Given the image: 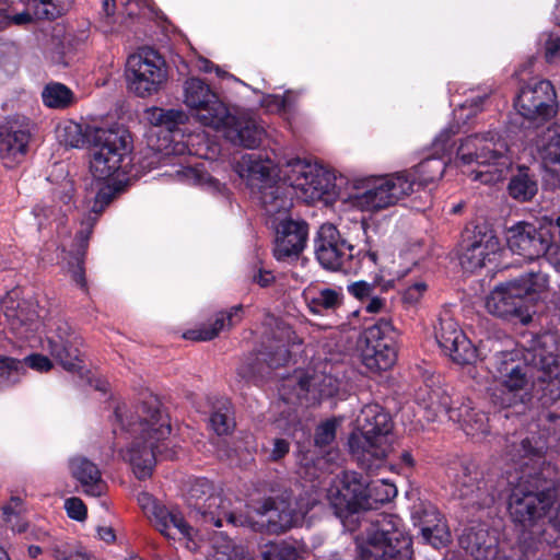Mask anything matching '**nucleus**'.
Returning <instances> with one entry per match:
<instances>
[{
    "mask_svg": "<svg viewBox=\"0 0 560 560\" xmlns=\"http://www.w3.org/2000/svg\"><path fill=\"white\" fill-rule=\"evenodd\" d=\"M523 354V363L513 365L501 381L489 389V398L498 408L526 405L532 399L529 384L540 393L542 406L560 399V336L545 331L532 336Z\"/></svg>",
    "mask_w": 560,
    "mask_h": 560,
    "instance_id": "obj_1",
    "label": "nucleus"
},
{
    "mask_svg": "<svg viewBox=\"0 0 560 560\" xmlns=\"http://www.w3.org/2000/svg\"><path fill=\"white\" fill-rule=\"evenodd\" d=\"M121 429L133 435V441L124 457L130 463L138 479L151 477L158 455L172 459L174 452H163L164 441L171 434L168 416L155 396L145 397L133 412L124 415L120 408L115 411Z\"/></svg>",
    "mask_w": 560,
    "mask_h": 560,
    "instance_id": "obj_2",
    "label": "nucleus"
},
{
    "mask_svg": "<svg viewBox=\"0 0 560 560\" xmlns=\"http://www.w3.org/2000/svg\"><path fill=\"white\" fill-rule=\"evenodd\" d=\"M512 490L509 499V513L517 530V547L526 558L534 556L544 545L546 517L558 490L550 481H541L530 476Z\"/></svg>",
    "mask_w": 560,
    "mask_h": 560,
    "instance_id": "obj_3",
    "label": "nucleus"
},
{
    "mask_svg": "<svg viewBox=\"0 0 560 560\" xmlns=\"http://www.w3.org/2000/svg\"><path fill=\"white\" fill-rule=\"evenodd\" d=\"M61 141L71 148L92 147L90 171L97 179H107L130 164V136L122 129H104L69 121L60 130Z\"/></svg>",
    "mask_w": 560,
    "mask_h": 560,
    "instance_id": "obj_4",
    "label": "nucleus"
},
{
    "mask_svg": "<svg viewBox=\"0 0 560 560\" xmlns=\"http://www.w3.org/2000/svg\"><path fill=\"white\" fill-rule=\"evenodd\" d=\"M359 430L348 441L357 463L368 471L380 468L393 451L395 436L390 416L380 405H366L358 417Z\"/></svg>",
    "mask_w": 560,
    "mask_h": 560,
    "instance_id": "obj_5",
    "label": "nucleus"
},
{
    "mask_svg": "<svg viewBox=\"0 0 560 560\" xmlns=\"http://www.w3.org/2000/svg\"><path fill=\"white\" fill-rule=\"evenodd\" d=\"M456 156L464 165L476 163L477 168L470 171L468 176L486 185L505 179L513 165L506 141L493 131L470 135L462 140Z\"/></svg>",
    "mask_w": 560,
    "mask_h": 560,
    "instance_id": "obj_6",
    "label": "nucleus"
},
{
    "mask_svg": "<svg viewBox=\"0 0 560 560\" xmlns=\"http://www.w3.org/2000/svg\"><path fill=\"white\" fill-rule=\"evenodd\" d=\"M548 283V275L541 270H532L513 280L501 282L487 296L486 308L497 317L526 325L532 322L526 300L546 291Z\"/></svg>",
    "mask_w": 560,
    "mask_h": 560,
    "instance_id": "obj_7",
    "label": "nucleus"
},
{
    "mask_svg": "<svg viewBox=\"0 0 560 560\" xmlns=\"http://www.w3.org/2000/svg\"><path fill=\"white\" fill-rule=\"evenodd\" d=\"M359 560H411L410 537L400 528L396 516L380 514L371 522L363 544L358 546Z\"/></svg>",
    "mask_w": 560,
    "mask_h": 560,
    "instance_id": "obj_8",
    "label": "nucleus"
},
{
    "mask_svg": "<svg viewBox=\"0 0 560 560\" xmlns=\"http://www.w3.org/2000/svg\"><path fill=\"white\" fill-rule=\"evenodd\" d=\"M314 248L315 257L324 269L343 273L357 272L365 258L376 264L378 257L373 250L364 254L357 250L331 223L320 225L314 240Z\"/></svg>",
    "mask_w": 560,
    "mask_h": 560,
    "instance_id": "obj_9",
    "label": "nucleus"
},
{
    "mask_svg": "<svg viewBox=\"0 0 560 560\" xmlns=\"http://www.w3.org/2000/svg\"><path fill=\"white\" fill-rule=\"evenodd\" d=\"M502 483L493 474L483 475L474 462H463L455 475L454 493L465 509H489L500 495Z\"/></svg>",
    "mask_w": 560,
    "mask_h": 560,
    "instance_id": "obj_10",
    "label": "nucleus"
},
{
    "mask_svg": "<svg viewBox=\"0 0 560 560\" xmlns=\"http://www.w3.org/2000/svg\"><path fill=\"white\" fill-rule=\"evenodd\" d=\"M186 502L190 509L202 516L205 523L215 527H222L224 522L233 526L247 523L243 515L236 514L231 509V501L218 492L214 485L206 478H198L190 483Z\"/></svg>",
    "mask_w": 560,
    "mask_h": 560,
    "instance_id": "obj_11",
    "label": "nucleus"
},
{
    "mask_svg": "<svg viewBox=\"0 0 560 560\" xmlns=\"http://www.w3.org/2000/svg\"><path fill=\"white\" fill-rule=\"evenodd\" d=\"M283 182L295 191L298 198L314 202L329 195L335 187L334 178L325 168L305 160L287 161L280 170Z\"/></svg>",
    "mask_w": 560,
    "mask_h": 560,
    "instance_id": "obj_12",
    "label": "nucleus"
},
{
    "mask_svg": "<svg viewBox=\"0 0 560 560\" xmlns=\"http://www.w3.org/2000/svg\"><path fill=\"white\" fill-rule=\"evenodd\" d=\"M506 244L513 254L527 260L545 257L556 247L553 222L520 221L506 230Z\"/></svg>",
    "mask_w": 560,
    "mask_h": 560,
    "instance_id": "obj_13",
    "label": "nucleus"
},
{
    "mask_svg": "<svg viewBox=\"0 0 560 560\" xmlns=\"http://www.w3.org/2000/svg\"><path fill=\"white\" fill-rule=\"evenodd\" d=\"M377 482L370 481L366 477L354 472H346L340 486L328 489L327 500L334 514L345 520L361 510L372 508L370 502L373 491L377 490Z\"/></svg>",
    "mask_w": 560,
    "mask_h": 560,
    "instance_id": "obj_14",
    "label": "nucleus"
},
{
    "mask_svg": "<svg viewBox=\"0 0 560 560\" xmlns=\"http://www.w3.org/2000/svg\"><path fill=\"white\" fill-rule=\"evenodd\" d=\"M256 512L266 520L253 522L244 516L247 520L244 526H248L255 532L273 535L283 534L298 526L305 514V511L299 506L298 500L291 493L265 499L256 509Z\"/></svg>",
    "mask_w": 560,
    "mask_h": 560,
    "instance_id": "obj_15",
    "label": "nucleus"
},
{
    "mask_svg": "<svg viewBox=\"0 0 560 560\" xmlns=\"http://www.w3.org/2000/svg\"><path fill=\"white\" fill-rule=\"evenodd\" d=\"M127 78L130 90L140 97L156 93L167 78L163 57L151 48L131 55L127 60Z\"/></svg>",
    "mask_w": 560,
    "mask_h": 560,
    "instance_id": "obj_16",
    "label": "nucleus"
},
{
    "mask_svg": "<svg viewBox=\"0 0 560 560\" xmlns=\"http://www.w3.org/2000/svg\"><path fill=\"white\" fill-rule=\"evenodd\" d=\"M395 330L389 320L380 319L366 328L361 346L362 364L371 373L389 370L396 361Z\"/></svg>",
    "mask_w": 560,
    "mask_h": 560,
    "instance_id": "obj_17",
    "label": "nucleus"
},
{
    "mask_svg": "<svg viewBox=\"0 0 560 560\" xmlns=\"http://www.w3.org/2000/svg\"><path fill=\"white\" fill-rule=\"evenodd\" d=\"M415 180L407 174L373 178L363 191L354 196L355 205L363 211H378L394 206L413 190Z\"/></svg>",
    "mask_w": 560,
    "mask_h": 560,
    "instance_id": "obj_18",
    "label": "nucleus"
},
{
    "mask_svg": "<svg viewBox=\"0 0 560 560\" xmlns=\"http://www.w3.org/2000/svg\"><path fill=\"white\" fill-rule=\"evenodd\" d=\"M183 102L195 112L196 118L207 127H219L226 118V106L218 94L200 78L191 77L183 83Z\"/></svg>",
    "mask_w": 560,
    "mask_h": 560,
    "instance_id": "obj_19",
    "label": "nucleus"
},
{
    "mask_svg": "<svg viewBox=\"0 0 560 560\" xmlns=\"http://www.w3.org/2000/svg\"><path fill=\"white\" fill-rule=\"evenodd\" d=\"M556 93L547 80L530 82L523 85L514 101L517 115L528 126H540L555 115L553 100Z\"/></svg>",
    "mask_w": 560,
    "mask_h": 560,
    "instance_id": "obj_20",
    "label": "nucleus"
},
{
    "mask_svg": "<svg viewBox=\"0 0 560 560\" xmlns=\"http://www.w3.org/2000/svg\"><path fill=\"white\" fill-rule=\"evenodd\" d=\"M438 346L457 364H472L478 358L477 348L466 337L450 311H442L433 324Z\"/></svg>",
    "mask_w": 560,
    "mask_h": 560,
    "instance_id": "obj_21",
    "label": "nucleus"
},
{
    "mask_svg": "<svg viewBox=\"0 0 560 560\" xmlns=\"http://www.w3.org/2000/svg\"><path fill=\"white\" fill-rule=\"evenodd\" d=\"M50 355L68 372L81 374L84 362L80 336L67 323L59 320L47 336Z\"/></svg>",
    "mask_w": 560,
    "mask_h": 560,
    "instance_id": "obj_22",
    "label": "nucleus"
},
{
    "mask_svg": "<svg viewBox=\"0 0 560 560\" xmlns=\"http://www.w3.org/2000/svg\"><path fill=\"white\" fill-rule=\"evenodd\" d=\"M32 126L24 117H10L0 125V159L5 167H14L26 155Z\"/></svg>",
    "mask_w": 560,
    "mask_h": 560,
    "instance_id": "obj_23",
    "label": "nucleus"
},
{
    "mask_svg": "<svg viewBox=\"0 0 560 560\" xmlns=\"http://www.w3.org/2000/svg\"><path fill=\"white\" fill-rule=\"evenodd\" d=\"M270 330L266 335L262 343L264 350L260 351V359L271 369H277L287 364L290 360V347L301 345L302 340L298 337L290 325L273 316L267 320Z\"/></svg>",
    "mask_w": 560,
    "mask_h": 560,
    "instance_id": "obj_24",
    "label": "nucleus"
},
{
    "mask_svg": "<svg viewBox=\"0 0 560 560\" xmlns=\"http://www.w3.org/2000/svg\"><path fill=\"white\" fill-rule=\"evenodd\" d=\"M422 418L428 422L451 419V411L455 409L447 390L444 378L433 371H422Z\"/></svg>",
    "mask_w": 560,
    "mask_h": 560,
    "instance_id": "obj_25",
    "label": "nucleus"
},
{
    "mask_svg": "<svg viewBox=\"0 0 560 560\" xmlns=\"http://www.w3.org/2000/svg\"><path fill=\"white\" fill-rule=\"evenodd\" d=\"M222 120L219 127L212 128L221 131L224 138L234 145L255 149L260 145L266 136L265 128L248 114L232 115L226 108V118Z\"/></svg>",
    "mask_w": 560,
    "mask_h": 560,
    "instance_id": "obj_26",
    "label": "nucleus"
},
{
    "mask_svg": "<svg viewBox=\"0 0 560 560\" xmlns=\"http://www.w3.org/2000/svg\"><path fill=\"white\" fill-rule=\"evenodd\" d=\"M460 247V265L465 270L472 272L483 267L490 255L497 252L499 241L492 232H483L476 226L474 231H466Z\"/></svg>",
    "mask_w": 560,
    "mask_h": 560,
    "instance_id": "obj_27",
    "label": "nucleus"
},
{
    "mask_svg": "<svg viewBox=\"0 0 560 560\" xmlns=\"http://www.w3.org/2000/svg\"><path fill=\"white\" fill-rule=\"evenodd\" d=\"M140 501L149 520L163 536L174 539L175 535L171 530L175 529L182 537L191 539L194 529L179 511L166 509L148 494H144Z\"/></svg>",
    "mask_w": 560,
    "mask_h": 560,
    "instance_id": "obj_28",
    "label": "nucleus"
},
{
    "mask_svg": "<svg viewBox=\"0 0 560 560\" xmlns=\"http://www.w3.org/2000/svg\"><path fill=\"white\" fill-rule=\"evenodd\" d=\"M308 225L304 221L283 220L277 229L273 255L278 260L298 257L304 249Z\"/></svg>",
    "mask_w": 560,
    "mask_h": 560,
    "instance_id": "obj_29",
    "label": "nucleus"
},
{
    "mask_svg": "<svg viewBox=\"0 0 560 560\" xmlns=\"http://www.w3.org/2000/svg\"><path fill=\"white\" fill-rule=\"evenodd\" d=\"M459 546L475 560H495L498 538L483 526L466 528L458 538Z\"/></svg>",
    "mask_w": 560,
    "mask_h": 560,
    "instance_id": "obj_30",
    "label": "nucleus"
},
{
    "mask_svg": "<svg viewBox=\"0 0 560 560\" xmlns=\"http://www.w3.org/2000/svg\"><path fill=\"white\" fill-rule=\"evenodd\" d=\"M454 132L451 129L443 130L433 141V153L422 158V185L442 178L445 168V155L451 152V139Z\"/></svg>",
    "mask_w": 560,
    "mask_h": 560,
    "instance_id": "obj_31",
    "label": "nucleus"
},
{
    "mask_svg": "<svg viewBox=\"0 0 560 560\" xmlns=\"http://www.w3.org/2000/svg\"><path fill=\"white\" fill-rule=\"evenodd\" d=\"M71 476L80 483L83 492L91 497H101L107 489L98 467L86 457L77 456L70 459Z\"/></svg>",
    "mask_w": 560,
    "mask_h": 560,
    "instance_id": "obj_32",
    "label": "nucleus"
},
{
    "mask_svg": "<svg viewBox=\"0 0 560 560\" xmlns=\"http://www.w3.org/2000/svg\"><path fill=\"white\" fill-rule=\"evenodd\" d=\"M243 306L236 305L228 311L215 314L213 322L203 324L202 326L187 330L183 337L192 341H209L218 337L225 329H230L241 322Z\"/></svg>",
    "mask_w": 560,
    "mask_h": 560,
    "instance_id": "obj_33",
    "label": "nucleus"
},
{
    "mask_svg": "<svg viewBox=\"0 0 560 560\" xmlns=\"http://www.w3.org/2000/svg\"><path fill=\"white\" fill-rule=\"evenodd\" d=\"M422 540L435 549L446 547L451 533L438 509L431 503H422Z\"/></svg>",
    "mask_w": 560,
    "mask_h": 560,
    "instance_id": "obj_34",
    "label": "nucleus"
},
{
    "mask_svg": "<svg viewBox=\"0 0 560 560\" xmlns=\"http://www.w3.org/2000/svg\"><path fill=\"white\" fill-rule=\"evenodd\" d=\"M117 4L121 7L120 14L133 18L148 8L149 0H103L100 28L105 34H113L120 31V23H118V18L115 15Z\"/></svg>",
    "mask_w": 560,
    "mask_h": 560,
    "instance_id": "obj_35",
    "label": "nucleus"
},
{
    "mask_svg": "<svg viewBox=\"0 0 560 560\" xmlns=\"http://www.w3.org/2000/svg\"><path fill=\"white\" fill-rule=\"evenodd\" d=\"M260 200L269 215L287 213L293 205L290 187L285 183L261 186Z\"/></svg>",
    "mask_w": 560,
    "mask_h": 560,
    "instance_id": "obj_36",
    "label": "nucleus"
},
{
    "mask_svg": "<svg viewBox=\"0 0 560 560\" xmlns=\"http://www.w3.org/2000/svg\"><path fill=\"white\" fill-rule=\"evenodd\" d=\"M460 424L467 435L477 436L489 433L488 417L469 405L462 404L451 411V419Z\"/></svg>",
    "mask_w": 560,
    "mask_h": 560,
    "instance_id": "obj_37",
    "label": "nucleus"
},
{
    "mask_svg": "<svg viewBox=\"0 0 560 560\" xmlns=\"http://www.w3.org/2000/svg\"><path fill=\"white\" fill-rule=\"evenodd\" d=\"M546 451L545 442L540 439L524 438L522 440L512 441L506 446V454L510 459L521 467L528 466L529 462L540 459Z\"/></svg>",
    "mask_w": 560,
    "mask_h": 560,
    "instance_id": "obj_38",
    "label": "nucleus"
},
{
    "mask_svg": "<svg viewBox=\"0 0 560 560\" xmlns=\"http://www.w3.org/2000/svg\"><path fill=\"white\" fill-rule=\"evenodd\" d=\"M508 191L513 199L520 202L529 201L538 191L537 180L528 173L527 167L522 166L518 168V173L511 177Z\"/></svg>",
    "mask_w": 560,
    "mask_h": 560,
    "instance_id": "obj_39",
    "label": "nucleus"
},
{
    "mask_svg": "<svg viewBox=\"0 0 560 560\" xmlns=\"http://www.w3.org/2000/svg\"><path fill=\"white\" fill-rule=\"evenodd\" d=\"M314 378L303 373L288 377L279 388L280 396L288 402L307 400V396L313 390Z\"/></svg>",
    "mask_w": 560,
    "mask_h": 560,
    "instance_id": "obj_40",
    "label": "nucleus"
},
{
    "mask_svg": "<svg viewBox=\"0 0 560 560\" xmlns=\"http://www.w3.org/2000/svg\"><path fill=\"white\" fill-rule=\"evenodd\" d=\"M540 153L544 162L550 165L560 188V126L548 128Z\"/></svg>",
    "mask_w": 560,
    "mask_h": 560,
    "instance_id": "obj_41",
    "label": "nucleus"
},
{
    "mask_svg": "<svg viewBox=\"0 0 560 560\" xmlns=\"http://www.w3.org/2000/svg\"><path fill=\"white\" fill-rule=\"evenodd\" d=\"M342 303V294L335 289H322L315 295L307 298V306L313 314L324 311H335Z\"/></svg>",
    "mask_w": 560,
    "mask_h": 560,
    "instance_id": "obj_42",
    "label": "nucleus"
},
{
    "mask_svg": "<svg viewBox=\"0 0 560 560\" xmlns=\"http://www.w3.org/2000/svg\"><path fill=\"white\" fill-rule=\"evenodd\" d=\"M32 22L33 15L28 11H19L12 2L0 0V31L12 25L25 26Z\"/></svg>",
    "mask_w": 560,
    "mask_h": 560,
    "instance_id": "obj_43",
    "label": "nucleus"
},
{
    "mask_svg": "<svg viewBox=\"0 0 560 560\" xmlns=\"http://www.w3.org/2000/svg\"><path fill=\"white\" fill-rule=\"evenodd\" d=\"M43 102L50 108H65L72 103L73 94L61 83H49L42 93Z\"/></svg>",
    "mask_w": 560,
    "mask_h": 560,
    "instance_id": "obj_44",
    "label": "nucleus"
},
{
    "mask_svg": "<svg viewBox=\"0 0 560 560\" xmlns=\"http://www.w3.org/2000/svg\"><path fill=\"white\" fill-rule=\"evenodd\" d=\"M261 557L262 560H303L298 548L285 540L265 545Z\"/></svg>",
    "mask_w": 560,
    "mask_h": 560,
    "instance_id": "obj_45",
    "label": "nucleus"
},
{
    "mask_svg": "<svg viewBox=\"0 0 560 560\" xmlns=\"http://www.w3.org/2000/svg\"><path fill=\"white\" fill-rule=\"evenodd\" d=\"M24 510L23 501L19 497H12L10 501L3 505V520L13 532L22 533L26 529L27 523L22 518Z\"/></svg>",
    "mask_w": 560,
    "mask_h": 560,
    "instance_id": "obj_46",
    "label": "nucleus"
},
{
    "mask_svg": "<svg viewBox=\"0 0 560 560\" xmlns=\"http://www.w3.org/2000/svg\"><path fill=\"white\" fill-rule=\"evenodd\" d=\"M210 424L218 435L229 434L233 430L235 423L228 401L215 407L210 417Z\"/></svg>",
    "mask_w": 560,
    "mask_h": 560,
    "instance_id": "obj_47",
    "label": "nucleus"
},
{
    "mask_svg": "<svg viewBox=\"0 0 560 560\" xmlns=\"http://www.w3.org/2000/svg\"><path fill=\"white\" fill-rule=\"evenodd\" d=\"M23 373L24 364L22 361L0 355V386H10L18 383Z\"/></svg>",
    "mask_w": 560,
    "mask_h": 560,
    "instance_id": "obj_48",
    "label": "nucleus"
},
{
    "mask_svg": "<svg viewBox=\"0 0 560 560\" xmlns=\"http://www.w3.org/2000/svg\"><path fill=\"white\" fill-rule=\"evenodd\" d=\"M122 191L121 185H104L102 186L94 198V202L91 207V213L100 217L105 208L112 203V201Z\"/></svg>",
    "mask_w": 560,
    "mask_h": 560,
    "instance_id": "obj_49",
    "label": "nucleus"
},
{
    "mask_svg": "<svg viewBox=\"0 0 560 560\" xmlns=\"http://www.w3.org/2000/svg\"><path fill=\"white\" fill-rule=\"evenodd\" d=\"M387 290V284H382L380 280L374 279L373 282L364 280L353 282L348 285V292L361 302H365L377 291L384 292Z\"/></svg>",
    "mask_w": 560,
    "mask_h": 560,
    "instance_id": "obj_50",
    "label": "nucleus"
},
{
    "mask_svg": "<svg viewBox=\"0 0 560 560\" xmlns=\"http://www.w3.org/2000/svg\"><path fill=\"white\" fill-rule=\"evenodd\" d=\"M237 172L242 177H267L269 175V167L256 160L253 154H245L237 163Z\"/></svg>",
    "mask_w": 560,
    "mask_h": 560,
    "instance_id": "obj_51",
    "label": "nucleus"
},
{
    "mask_svg": "<svg viewBox=\"0 0 560 560\" xmlns=\"http://www.w3.org/2000/svg\"><path fill=\"white\" fill-rule=\"evenodd\" d=\"M55 0H30V5L37 19L52 20L63 14L68 9L55 7Z\"/></svg>",
    "mask_w": 560,
    "mask_h": 560,
    "instance_id": "obj_52",
    "label": "nucleus"
},
{
    "mask_svg": "<svg viewBox=\"0 0 560 560\" xmlns=\"http://www.w3.org/2000/svg\"><path fill=\"white\" fill-rule=\"evenodd\" d=\"M98 217L89 212L85 215L80 225V230L77 232L75 241L78 243V252H85L88 247V242L93 232L94 225L96 224Z\"/></svg>",
    "mask_w": 560,
    "mask_h": 560,
    "instance_id": "obj_53",
    "label": "nucleus"
},
{
    "mask_svg": "<svg viewBox=\"0 0 560 560\" xmlns=\"http://www.w3.org/2000/svg\"><path fill=\"white\" fill-rule=\"evenodd\" d=\"M517 353L514 351H500L493 354L494 365L497 372L502 375L509 373L508 370L513 369V365H520L523 361H517Z\"/></svg>",
    "mask_w": 560,
    "mask_h": 560,
    "instance_id": "obj_54",
    "label": "nucleus"
},
{
    "mask_svg": "<svg viewBox=\"0 0 560 560\" xmlns=\"http://www.w3.org/2000/svg\"><path fill=\"white\" fill-rule=\"evenodd\" d=\"M336 438L335 421H326L319 424L315 431L314 441L319 447L329 445Z\"/></svg>",
    "mask_w": 560,
    "mask_h": 560,
    "instance_id": "obj_55",
    "label": "nucleus"
},
{
    "mask_svg": "<svg viewBox=\"0 0 560 560\" xmlns=\"http://www.w3.org/2000/svg\"><path fill=\"white\" fill-rule=\"evenodd\" d=\"M83 256L84 252H77L71 260L68 261V272L72 280L81 288H85Z\"/></svg>",
    "mask_w": 560,
    "mask_h": 560,
    "instance_id": "obj_56",
    "label": "nucleus"
},
{
    "mask_svg": "<svg viewBox=\"0 0 560 560\" xmlns=\"http://www.w3.org/2000/svg\"><path fill=\"white\" fill-rule=\"evenodd\" d=\"M65 509L70 518L83 521L86 517V506L80 498L72 497L67 499Z\"/></svg>",
    "mask_w": 560,
    "mask_h": 560,
    "instance_id": "obj_57",
    "label": "nucleus"
},
{
    "mask_svg": "<svg viewBox=\"0 0 560 560\" xmlns=\"http://www.w3.org/2000/svg\"><path fill=\"white\" fill-rule=\"evenodd\" d=\"M187 120L188 116L183 109H164L163 127L167 130H172L178 125H184Z\"/></svg>",
    "mask_w": 560,
    "mask_h": 560,
    "instance_id": "obj_58",
    "label": "nucleus"
},
{
    "mask_svg": "<svg viewBox=\"0 0 560 560\" xmlns=\"http://www.w3.org/2000/svg\"><path fill=\"white\" fill-rule=\"evenodd\" d=\"M57 196L65 206L63 215L71 210L73 197H74V185L72 179L65 178L60 188L57 191Z\"/></svg>",
    "mask_w": 560,
    "mask_h": 560,
    "instance_id": "obj_59",
    "label": "nucleus"
},
{
    "mask_svg": "<svg viewBox=\"0 0 560 560\" xmlns=\"http://www.w3.org/2000/svg\"><path fill=\"white\" fill-rule=\"evenodd\" d=\"M209 560H254L243 547H234L230 552L215 550Z\"/></svg>",
    "mask_w": 560,
    "mask_h": 560,
    "instance_id": "obj_60",
    "label": "nucleus"
},
{
    "mask_svg": "<svg viewBox=\"0 0 560 560\" xmlns=\"http://www.w3.org/2000/svg\"><path fill=\"white\" fill-rule=\"evenodd\" d=\"M217 456L221 460H229L231 463H236L240 457V448L235 445V443H233V445H231L230 442L223 440L218 443Z\"/></svg>",
    "mask_w": 560,
    "mask_h": 560,
    "instance_id": "obj_61",
    "label": "nucleus"
},
{
    "mask_svg": "<svg viewBox=\"0 0 560 560\" xmlns=\"http://www.w3.org/2000/svg\"><path fill=\"white\" fill-rule=\"evenodd\" d=\"M24 368L27 365L36 371L46 372L52 368L51 361L42 354H31L22 361Z\"/></svg>",
    "mask_w": 560,
    "mask_h": 560,
    "instance_id": "obj_62",
    "label": "nucleus"
},
{
    "mask_svg": "<svg viewBox=\"0 0 560 560\" xmlns=\"http://www.w3.org/2000/svg\"><path fill=\"white\" fill-rule=\"evenodd\" d=\"M401 300L404 304L409 306H416L418 304L420 300V282L418 280H415L402 291Z\"/></svg>",
    "mask_w": 560,
    "mask_h": 560,
    "instance_id": "obj_63",
    "label": "nucleus"
},
{
    "mask_svg": "<svg viewBox=\"0 0 560 560\" xmlns=\"http://www.w3.org/2000/svg\"><path fill=\"white\" fill-rule=\"evenodd\" d=\"M250 279L254 283H257L260 288L270 287L276 278L270 270L259 268L253 272Z\"/></svg>",
    "mask_w": 560,
    "mask_h": 560,
    "instance_id": "obj_64",
    "label": "nucleus"
}]
</instances>
